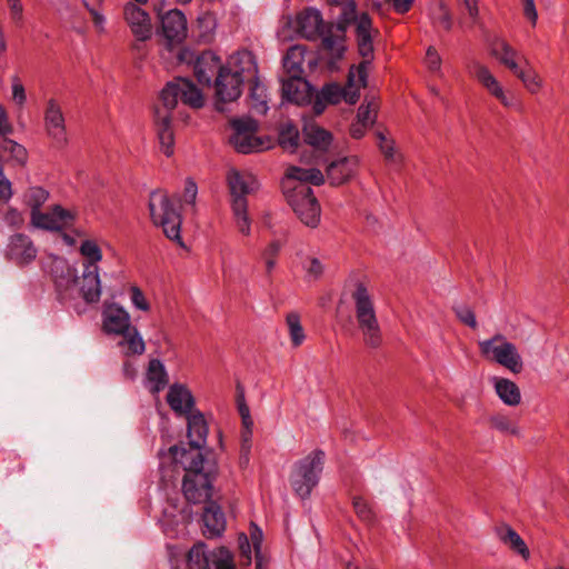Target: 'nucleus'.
Wrapping results in <instances>:
<instances>
[{
	"instance_id": "nucleus-20",
	"label": "nucleus",
	"mask_w": 569,
	"mask_h": 569,
	"mask_svg": "<svg viewBox=\"0 0 569 569\" xmlns=\"http://www.w3.org/2000/svg\"><path fill=\"white\" fill-rule=\"evenodd\" d=\"M227 183L229 187L231 201L247 200V196L259 188L257 178L247 170L231 168L227 172Z\"/></svg>"
},
{
	"instance_id": "nucleus-48",
	"label": "nucleus",
	"mask_w": 569,
	"mask_h": 569,
	"mask_svg": "<svg viewBox=\"0 0 569 569\" xmlns=\"http://www.w3.org/2000/svg\"><path fill=\"white\" fill-rule=\"evenodd\" d=\"M299 133L292 124H284L279 134L280 146L288 151H295L298 147Z\"/></svg>"
},
{
	"instance_id": "nucleus-10",
	"label": "nucleus",
	"mask_w": 569,
	"mask_h": 569,
	"mask_svg": "<svg viewBox=\"0 0 569 569\" xmlns=\"http://www.w3.org/2000/svg\"><path fill=\"white\" fill-rule=\"evenodd\" d=\"M480 355L488 361L496 362L512 373H519L523 368L522 357L515 343L502 333H496L489 339L478 342Z\"/></svg>"
},
{
	"instance_id": "nucleus-22",
	"label": "nucleus",
	"mask_w": 569,
	"mask_h": 569,
	"mask_svg": "<svg viewBox=\"0 0 569 569\" xmlns=\"http://www.w3.org/2000/svg\"><path fill=\"white\" fill-rule=\"evenodd\" d=\"M161 30L170 44L180 43L187 36V20L179 10H170L161 17Z\"/></svg>"
},
{
	"instance_id": "nucleus-11",
	"label": "nucleus",
	"mask_w": 569,
	"mask_h": 569,
	"mask_svg": "<svg viewBox=\"0 0 569 569\" xmlns=\"http://www.w3.org/2000/svg\"><path fill=\"white\" fill-rule=\"evenodd\" d=\"M323 463L325 452L321 450H313L295 463L290 482L300 498H308L312 489L318 485Z\"/></svg>"
},
{
	"instance_id": "nucleus-35",
	"label": "nucleus",
	"mask_w": 569,
	"mask_h": 569,
	"mask_svg": "<svg viewBox=\"0 0 569 569\" xmlns=\"http://www.w3.org/2000/svg\"><path fill=\"white\" fill-rule=\"evenodd\" d=\"M512 73L521 81L523 87L530 93H538L543 88L545 82L542 78L528 60H525L523 68L519 64Z\"/></svg>"
},
{
	"instance_id": "nucleus-17",
	"label": "nucleus",
	"mask_w": 569,
	"mask_h": 569,
	"mask_svg": "<svg viewBox=\"0 0 569 569\" xmlns=\"http://www.w3.org/2000/svg\"><path fill=\"white\" fill-rule=\"evenodd\" d=\"M76 219L74 212L54 206L49 211L42 212L41 210L31 212V224L34 228L59 231L72 226Z\"/></svg>"
},
{
	"instance_id": "nucleus-45",
	"label": "nucleus",
	"mask_w": 569,
	"mask_h": 569,
	"mask_svg": "<svg viewBox=\"0 0 569 569\" xmlns=\"http://www.w3.org/2000/svg\"><path fill=\"white\" fill-rule=\"evenodd\" d=\"M48 198L49 192L41 187H31L24 193V202L31 208V212L39 211Z\"/></svg>"
},
{
	"instance_id": "nucleus-12",
	"label": "nucleus",
	"mask_w": 569,
	"mask_h": 569,
	"mask_svg": "<svg viewBox=\"0 0 569 569\" xmlns=\"http://www.w3.org/2000/svg\"><path fill=\"white\" fill-rule=\"evenodd\" d=\"M233 130L229 138L231 146L240 153L259 152L270 148L269 139L257 136L258 123L251 118H239L231 121Z\"/></svg>"
},
{
	"instance_id": "nucleus-50",
	"label": "nucleus",
	"mask_w": 569,
	"mask_h": 569,
	"mask_svg": "<svg viewBox=\"0 0 569 569\" xmlns=\"http://www.w3.org/2000/svg\"><path fill=\"white\" fill-rule=\"evenodd\" d=\"M252 428L253 426H248L242 427L241 430L240 462L242 465L249 463V456L252 447Z\"/></svg>"
},
{
	"instance_id": "nucleus-63",
	"label": "nucleus",
	"mask_w": 569,
	"mask_h": 569,
	"mask_svg": "<svg viewBox=\"0 0 569 569\" xmlns=\"http://www.w3.org/2000/svg\"><path fill=\"white\" fill-rule=\"evenodd\" d=\"M12 197L11 182L4 177L0 167V200L8 201Z\"/></svg>"
},
{
	"instance_id": "nucleus-8",
	"label": "nucleus",
	"mask_w": 569,
	"mask_h": 569,
	"mask_svg": "<svg viewBox=\"0 0 569 569\" xmlns=\"http://www.w3.org/2000/svg\"><path fill=\"white\" fill-rule=\"evenodd\" d=\"M149 211L152 222L163 230L166 237L184 247L180 234L182 217L173 207L167 192L154 190L150 193Z\"/></svg>"
},
{
	"instance_id": "nucleus-25",
	"label": "nucleus",
	"mask_w": 569,
	"mask_h": 569,
	"mask_svg": "<svg viewBox=\"0 0 569 569\" xmlns=\"http://www.w3.org/2000/svg\"><path fill=\"white\" fill-rule=\"evenodd\" d=\"M169 407L179 416L193 412L194 399L190 390L183 385H172L167 393Z\"/></svg>"
},
{
	"instance_id": "nucleus-6",
	"label": "nucleus",
	"mask_w": 569,
	"mask_h": 569,
	"mask_svg": "<svg viewBox=\"0 0 569 569\" xmlns=\"http://www.w3.org/2000/svg\"><path fill=\"white\" fill-rule=\"evenodd\" d=\"M168 455L176 467L181 466L186 471L182 482V491L191 503L208 502L211 497V477L204 469L203 456L200 451L172 446Z\"/></svg>"
},
{
	"instance_id": "nucleus-7",
	"label": "nucleus",
	"mask_w": 569,
	"mask_h": 569,
	"mask_svg": "<svg viewBox=\"0 0 569 569\" xmlns=\"http://www.w3.org/2000/svg\"><path fill=\"white\" fill-rule=\"evenodd\" d=\"M355 24L356 41L358 52L362 57V61L358 66L351 68H361L365 66V77L368 78L371 62L373 59V39L378 34V30L373 28L372 21L367 13H357L356 2H348L340 14V23L343 26V32L349 23Z\"/></svg>"
},
{
	"instance_id": "nucleus-52",
	"label": "nucleus",
	"mask_w": 569,
	"mask_h": 569,
	"mask_svg": "<svg viewBox=\"0 0 569 569\" xmlns=\"http://www.w3.org/2000/svg\"><path fill=\"white\" fill-rule=\"evenodd\" d=\"M6 2L12 22L18 27L21 26L23 21V4L21 0H6Z\"/></svg>"
},
{
	"instance_id": "nucleus-49",
	"label": "nucleus",
	"mask_w": 569,
	"mask_h": 569,
	"mask_svg": "<svg viewBox=\"0 0 569 569\" xmlns=\"http://www.w3.org/2000/svg\"><path fill=\"white\" fill-rule=\"evenodd\" d=\"M129 298L132 307L142 312H149L151 305L143 291L136 284L129 287Z\"/></svg>"
},
{
	"instance_id": "nucleus-56",
	"label": "nucleus",
	"mask_w": 569,
	"mask_h": 569,
	"mask_svg": "<svg viewBox=\"0 0 569 569\" xmlns=\"http://www.w3.org/2000/svg\"><path fill=\"white\" fill-rule=\"evenodd\" d=\"M455 311L461 322H463L465 325H467L471 328L477 327L476 316L469 307L458 306L455 308Z\"/></svg>"
},
{
	"instance_id": "nucleus-29",
	"label": "nucleus",
	"mask_w": 569,
	"mask_h": 569,
	"mask_svg": "<svg viewBox=\"0 0 569 569\" xmlns=\"http://www.w3.org/2000/svg\"><path fill=\"white\" fill-rule=\"evenodd\" d=\"M490 382L503 405L516 407L521 402V391L512 380L502 377H492Z\"/></svg>"
},
{
	"instance_id": "nucleus-16",
	"label": "nucleus",
	"mask_w": 569,
	"mask_h": 569,
	"mask_svg": "<svg viewBox=\"0 0 569 569\" xmlns=\"http://www.w3.org/2000/svg\"><path fill=\"white\" fill-rule=\"evenodd\" d=\"M123 20L136 39L134 49H140V43L152 38L153 24L150 14L134 2L123 6Z\"/></svg>"
},
{
	"instance_id": "nucleus-59",
	"label": "nucleus",
	"mask_w": 569,
	"mask_h": 569,
	"mask_svg": "<svg viewBox=\"0 0 569 569\" xmlns=\"http://www.w3.org/2000/svg\"><path fill=\"white\" fill-rule=\"evenodd\" d=\"M353 508L358 517L365 521L372 519V512L368 503L360 497L353 498Z\"/></svg>"
},
{
	"instance_id": "nucleus-32",
	"label": "nucleus",
	"mask_w": 569,
	"mask_h": 569,
	"mask_svg": "<svg viewBox=\"0 0 569 569\" xmlns=\"http://www.w3.org/2000/svg\"><path fill=\"white\" fill-rule=\"evenodd\" d=\"M303 138L308 144L320 151H327L332 142L331 133L313 121L305 122Z\"/></svg>"
},
{
	"instance_id": "nucleus-21",
	"label": "nucleus",
	"mask_w": 569,
	"mask_h": 569,
	"mask_svg": "<svg viewBox=\"0 0 569 569\" xmlns=\"http://www.w3.org/2000/svg\"><path fill=\"white\" fill-rule=\"evenodd\" d=\"M7 256L17 264L23 266L36 259L37 249L28 236L17 233L10 238Z\"/></svg>"
},
{
	"instance_id": "nucleus-15",
	"label": "nucleus",
	"mask_w": 569,
	"mask_h": 569,
	"mask_svg": "<svg viewBox=\"0 0 569 569\" xmlns=\"http://www.w3.org/2000/svg\"><path fill=\"white\" fill-rule=\"evenodd\" d=\"M178 59L180 62L192 64L197 80L204 86L212 84V78L218 76L224 66L221 64L220 58L212 51H203L196 54L190 49H181Z\"/></svg>"
},
{
	"instance_id": "nucleus-19",
	"label": "nucleus",
	"mask_w": 569,
	"mask_h": 569,
	"mask_svg": "<svg viewBox=\"0 0 569 569\" xmlns=\"http://www.w3.org/2000/svg\"><path fill=\"white\" fill-rule=\"evenodd\" d=\"M44 129L58 146L67 143L66 119L59 101L54 98H50L46 103Z\"/></svg>"
},
{
	"instance_id": "nucleus-53",
	"label": "nucleus",
	"mask_w": 569,
	"mask_h": 569,
	"mask_svg": "<svg viewBox=\"0 0 569 569\" xmlns=\"http://www.w3.org/2000/svg\"><path fill=\"white\" fill-rule=\"evenodd\" d=\"M237 408L241 417L242 427L253 426L250 409L246 403L244 395L242 392L237 396Z\"/></svg>"
},
{
	"instance_id": "nucleus-61",
	"label": "nucleus",
	"mask_w": 569,
	"mask_h": 569,
	"mask_svg": "<svg viewBox=\"0 0 569 569\" xmlns=\"http://www.w3.org/2000/svg\"><path fill=\"white\" fill-rule=\"evenodd\" d=\"M4 221L11 227H21L24 222L23 214L17 209H9L4 216Z\"/></svg>"
},
{
	"instance_id": "nucleus-58",
	"label": "nucleus",
	"mask_w": 569,
	"mask_h": 569,
	"mask_svg": "<svg viewBox=\"0 0 569 569\" xmlns=\"http://www.w3.org/2000/svg\"><path fill=\"white\" fill-rule=\"evenodd\" d=\"M521 4L525 18L532 27H536L538 22V10L535 0H521Z\"/></svg>"
},
{
	"instance_id": "nucleus-30",
	"label": "nucleus",
	"mask_w": 569,
	"mask_h": 569,
	"mask_svg": "<svg viewBox=\"0 0 569 569\" xmlns=\"http://www.w3.org/2000/svg\"><path fill=\"white\" fill-rule=\"evenodd\" d=\"M74 233L82 238L79 246V253L82 257L81 267H99L103 253L98 241L92 238H86L83 231L76 230Z\"/></svg>"
},
{
	"instance_id": "nucleus-47",
	"label": "nucleus",
	"mask_w": 569,
	"mask_h": 569,
	"mask_svg": "<svg viewBox=\"0 0 569 569\" xmlns=\"http://www.w3.org/2000/svg\"><path fill=\"white\" fill-rule=\"evenodd\" d=\"M0 151L9 154L17 163L23 164L27 161V150L23 146L10 139H3Z\"/></svg>"
},
{
	"instance_id": "nucleus-26",
	"label": "nucleus",
	"mask_w": 569,
	"mask_h": 569,
	"mask_svg": "<svg viewBox=\"0 0 569 569\" xmlns=\"http://www.w3.org/2000/svg\"><path fill=\"white\" fill-rule=\"evenodd\" d=\"M187 417L188 421V438L192 447L189 451H199L207 443L208 425L203 415L199 411H193Z\"/></svg>"
},
{
	"instance_id": "nucleus-2",
	"label": "nucleus",
	"mask_w": 569,
	"mask_h": 569,
	"mask_svg": "<svg viewBox=\"0 0 569 569\" xmlns=\"http://www.w3.org/2000/svg\"><path fill=\"white\" fill-rule=\"evenodd\" d=\"M323 181L325 177L319 169L296 166L289 167L282 179V189L288 203L300 221L310 228L319 224L321 209L308 183L320 186Z\"/></svg>"
},
{
	"instance_id": "nucleus-34",
	"label": "nucleus",
	"mask_w": 569,
	"mask_h": 569,
	"mask_svg": "<svg viewBox=\"0 0 569 569\" xmlns=\"http://www.w3.org/2000/svg\"><path fill=\"white\" fill-rule=\"evenodd\" d=\"M202 520L206 532L212 537L219 536L224 530V515L221 511V508L212 501L208 502L206 506Z\"/></svg>"
},
{
	"instance_id": "nucleus-40",
	"label": "nucleus",
	"mask_w": 569,
	"mask_h": 569,
	"mask_svg": "<svg viewBox=\"0 0 569 569\" xmlns=\"http://www.w3.org/2000/svg\"><path fill=\"white\" fill-rule=\"evenodd\" d=\"M306 49L302 46H292L288 49L283 57V69L288 77L301 76L303 72L302 64L305 61Z\"/></svg>"
},
{
	"instance_id": "nucleus-14",
	"label": "nucleus",
	"mask_w": 569,
	"mask_h": 569,
	"mask_svg": "<svg viewBox=\"0 0 569 569\" xmlns=\"http://www.w3.org/2000/svg\"><path fill=\"white\" fill-rule=\"evenodd\" d=\"M469 74L495 99L506 108H517L518 103L512 93L507 91L488 66L472 61L468 66Z\"/></svg>"
},
{
	"instance_id": "nucleus-38",
	"label": "nucleus",
	"mask_w": 569,
	"mask_h": 569,
	"mask_svg": "<svg viewBox=\"0 0 569 569\" xmlns=\"http://www.w3.org/2000/svg\"><path fill=\"white\" fill-rule=\"evenodd\" d=\"M231 210L233 223L239 233H241L244 237L250 236L252 220L248 213V201L240 199L231 201Z\"/></svg>"
},
{
	"instance_id": "nucleus-62",
	"label": "nucleus",
	"mask_w": 569,
	"mask_h": 569,
	"mask_svg": "<svg viewBox=\"0 0 569 569\" xmlns=\"http://www.w3.org/2000/svg\"><path fill=\"white\" fill-rule=\"evenodd\" d=\"M198 193V187L192 180H188L184 186L183 201L188 204H194Z\"/></svg>"
},
{
	"instance_id": "nucleus-24",
	"label": "nucleus",
	"mask_w": 569,
	"mask_h": 569,
	"mask_svg": "<svg viewBox=\"0 0 569 569\" xmlns=\"http://www.w3.org/2000/svg\"><path fill=\"white\" fill-rule=\"evenodd\" d=\"M358 166L359 159L356 156L340 158L327 167V177L331 184H342L355 174Z\"/></svg>"
},
{
	"instance_id": "nucleus-9",
	"label": "nucleus",
	"mask_w": 569,
	"mask_h": 569,
	"mask_svg": "<svg viewBox=\"0 0 569 569\" xmlns=\"http://www.w3.org/2000/svg\"><path fill=\"white\" fill-rule=\"evenodd\" d=\"M355 315L363 341L368 347L378 348L382 341L381 329L376 316L371 295L365 284L358 283L352 293Z\"/></svg>"
},
{
	"instance_id": "nucleus-46",
	"label": "nucleus",
	"mask_w": 569,
	"mask_h": 569,
	"mask_svg": "<svg viewBox=\"0 0 569 569\" xmlns=\"http://www.w3.org/2000/svg\"><path fill=\"white\" fill-rule=\"evenodd\" d=\"M83 7L91 17L93 28L98 34L107 32V17L99 6H92L87 0H81Z\"/></svg>"
},
{
	"instance_id": "nucleus-39",
	"label": "nucleus",
	"mask_w": 569,
	"mask_h": 569,
	"mask_svg": "<svg viewBox=\"0 0 569 569\" xmlns=\"http://www.w3.org/2000/svg\"><path fill=\"white\" fill-rule=\"evenodd\" d=\"M249 84V97L251 100V108L260 113L264 114L268 110L267 104V90L264 84L259 80L258 72L252 77L250 81H246Z\"/></svg>"
},
{
	"instance_id": "nucleus-28",
	"label": "nucleus",
	"mask_w": 569,
	"mask_h": 569,
	"mask_svg": "<svg viewBox=\"0 0 569 569\" xmlns=\"http://www.w3.org/2000/svg\"><path fill=\"white\" fill-rule=\"evenodd\" d=\"M490 54L511 72L519 66V51L502 38L492 40L490 43Z\"/></svg>"
},
{
	"instance_id": "nucleus-33",
	"label": "nucleus",
	"mask_w": 569,
	"mask_h": 569,
	"mask_svg": "<svg viewBox=\"0 0 569 569\" xmlns=\"http://www.w3.org/2000/svg\"><path fill=\"white\" fill-rule=\"evenodd\" d=\"M168 382V373L162 361L158 359L150 360L146 375L147 388L152 393H159Z\"/></svg>"
},
{
	"instance_id": "nucleus-43",
	"label": "nucleus",
	"mask_w": 569,
	"mask_h": 569,
	"mask_svg": "<svg viewBox=\"0 0 569 569\" xmlns=\"http://www.w3.org/2000/svg\"><path fill=\"white\" fill-rule=\"evenodd\" d=\"M191 519V512L186 508L177 510L176 506L169 505L163 510V526L186 525Z\"/></svg>"
},
{
	"instance_id": "nucleus-57",
	"label": "nucleus",
	"mask_w": 569,
	"mask_h": 569,
	"mask_svg": "<svg viewBox=\"0 0 569 569\" xmlns=\"http://www.w3.org/2000/svg\"><path fill=\"white\" fill-rule=\"evenodd\" d=\"M51 3L61 18L71 22L73 16V7L70 0H52Z\"/></svg>"
},
{
	"instance_id": "nucleus-51",
	"label": "nucleus",
	"mask_w": 569,
	"mask_h": 569,
	"mask_svg": "<svg viewBox=\"0 0 569 569\" xmlns=\"http://www.w3.org/2000/svg\"><path fill=\"white\" fill-rule=\"evenodd\" d=\"M377 112V104L373 102H369L367 104H361L357 112V120L371 126L375 122Z\"/></svg>"
},
{
	"instance_id": "nucleus-41",
	"label": "nucleus",
	"mask_w": 569,
	"mask_h": 569,
	"mask_svg": "<svg viewBox=\"0 0 569 569\" xmlns=\"http://www.w3.org/2000/svg\"><path fill=\"white\" fill-rule=\"evenodd\" d=\"M378 139V148L383 154L385 160L390 164H399L402 161V154L397 149L396 142L392 138L388 137L385 132L378 131L376 133Z\"/></svg>"
},
{
	"instance_id": "nucleus-3",
	"label": "nucleus",
	"mask_w": 569,
	"mask_h": 569,
	"mask_svg": "<svg viewBox=\"0 0 569 569\" xmlns=\"http://www.w3.org/2000/svg\"><path fill=\"white\" fill-rule=\"evenodd\" d=\"M81 274L66 260L57 258L53 262V278L60 301L71 305L81 297L87 303H97L102 293L100 267H81Z\"/></svg>"
},
{
	"instance_id": "nucleus-54",
	"label": "nucleus",
	"mask_w": 569,
	"mask_h": 569,
	"mask_svg": "<svg viewBox=\"0 0 569 569\" xmlns=\"http://www.w3.org/2000/svg\"><path fill=\"white\" fill-rule=\"evenodd\" d=\"M441 57L433 47H429L426 52L425 63L432 72H440Z\"/></svg>"
},
{
	"instance_id": "nucleus-13",
	"label": "nucleus",
	"mask_w": 569,
	"mask_h": 569,
	"mask_svg": "<svg viewBox=\"0 0 569 569\" xmlns=\"http://www.w3.org/2000/svg\"><path fill=\"white\" fill-rule=\"evenodd\" d=\"M365 66L361 68H350L348 73L347 84L341 87L337 83L326 84L320 93L328 103H339L346 101L350 104H355L359 97L361 88L367 84V77H365Z\"/></svg>"
},
{
	"instance_id": "nucleus-27",
	"label": "nucleus",
	"mask_w": 569,
	"mask_h": 569,
	"mask_svg": "<svg viewBox=\"0 0 569 569\" xmlns=\"http://www.w3.org/2000/svg\"><path fill=\"white\" fill-rule=\"evenodd\" d=\"M117 338V347L124 357L141 356L146 351L144 340L134 326L118 335Z\"/></svg>"
},
{
	"instance_id": "nucleus-55",
	"label": "nucleus",
	"mask_w": 569,
	"mask_h": 569,
	"mask_svg": "<svg viewBox=\"0 0 569 569\" xmlns=\"http://www.w3.org/2000/svg\"><path fill=\"white\" fill-rule=\"evenodd\" d=\"M11 90L13 102L19 107H22L27 101V96L23 84L17 77L12 78Z\"/></svg>"
},
{
	"instance_id": "nucleus-18",
	"label": "nucleus",
	"mask_w": 569,
	"mask_h": 569,
	"mask_svg": "<svg viewBox=\"0 0 569 569\" xmlns=\"http://www.w3.org/2000/svg\"><path fill=\"white\" fill-rule=\"evenodd\" d=\"M101 318L102 331L108 336L117 337L133 326L130 313L118 302H104Z\"/></svg>"
},
{
	"instance_id": "nucleus-42",
	"label": "nucleus",
	"mask_w": 569,
	"mask_h": 569,
	"mask_svg": "<svg viewBox=\"0 0 569 569\" xmlns=\"http://www.w3.org/2000/svg\"><path fill=\"white\" fill-rule=\"evenodd\" d=\"M489 422L493 429L497 431L505 433V435H511V436H520V428L518 425L508 416L502 413H496L492 415L489 418Z\"/></svg>"
},
{
	"instance_id": "nucleus-44",
	"label": "nucleus",
	"mask_w": 569,
	"mask_h": 569,
	"mask_svg": "<svg viewBox=\"0 0 569 569\" xmlns=\"http://www.w3.org/2000/svg\"><path fill=\"white\" fill-rule=\"evenodd\" d=\"M290 341L295 347L303 343L306 339L305 330L302 328L300 317L296 312H291L286 319Z\"/></svg>"
},
{
	"instance_id": "nucleus-23",
	"label": "nucleus",
	"mask_w": 569,
	"mask_h": 569,
	"mask_svg": "<svg viewBox=\"0 0 569 569\" xmlns=\"http://www.w3.org/2000/svg\"><path fill=\"white\" fill-rule=\"evenodd\" d=\"M282 97L297 104L307 103L311 99V87L301 76H290L282 80Z\"/></svg>"
},
{
	"instance_id": "nucleus-5",
	"label": "nucleus",
	"mask_w": 569,
	"mask_h": 569,
	"mask_svg": "<svg viewBox=\"0 0 569 569\" xmlns=\"http://www.w3.org/2000/svg\"><path fill=\"white\" fill-rule=\"evenodd\" d=\"M257 73V62L249 51L232 54L220 70L214 84L216 109L223 111V103L237 100L242 93V84Z\"/></svg>"
},
{
	"instance_id": "nucleus-37",
	"label": "nucleus",
	"mask_w": 569,
	"mask_h": 569,
	"mask_svg": "<svg viewBox=\"0 0 569 569\" xmlns=\"http://www.w3.org/2000/svg\"><path fill=\"white\" fill-rule=\"evenodd\" d=\"M429 17L435 26H439L447 31L452 28L453 20L451 10L445 0H431Z\"/></svg>"
},
{
	"instance_id": "nucleus-4",
	"label": "nucleus",
	"mask_w": 569,
	"mask_h": 569,
	"mask_svg": "<svg viewBox=\"0 0 569 569\" xmlns=\"http://www.w3.org/2000/svg\"><path fill=\"white\" fill-rule=\"evenodd\" d=\"M296 36L306 39L321 37L322 46L331 56L340 57L343 53V26L340 21L337 24L323 23L321 12L316 8H307L297 17H287L278 36L286 40Z\"/></svg>"
},
{
	"instance_id": "nucleus-60",
	"label": "nucleus",
	"mask_w": 569,
	"mask_h": 569,
	"mask_svg": "<svg viewBox=\"0 0 569 569\" xmlns=\"http://www.w3.org/2000/svg\"><path fill=\"white\" fill-rule=\"evenodd\" d=\"M303 269L307 271L310 278H318L323 272V266L317 258H309L303 263Z\"/></svg>"
},
{
	"instance_id": "nucleus-36",
	"label": "nucleus",
	"mask_w": 569,
	"mask_h": 569,
	"mask_svg": "<svg viewBox=\"0 0 569 569\" xmlns=\"http://www.w3.org/2000/svg\"><path fill=\"white\" fill-rule=\"evenodd\" d=\"M498 538L501 542L519 553L523 559H529L530 551L525 540L509 526H502L497 529Z\"/></svg>"
},
{
	"instance_id": "nucleus-64",
	"label": "nucleus",
	"mask_w": 569,
	"mask_h": 569,
	"mask_svg": "<svg viewBox=\"0 0 569 569\" xmlns=\"http://www.w3.org/2000/svg\"><path fill=\"white\" fill-rule=\"evenodd\" d=\"M13 131V128L11 123L8 120V114L2 106H0V134L6 137L8 134H11Z\"/></svg>"
},
{
	"instance_id": "nucleus-1",
	"label": "nucleus",
	"mask_w": 569,
	"mask_h": 569,
	"mask_svg": "<svg viewBox=\"0 0 569 569\" xmlns=\"http://www.w3.org/2000/svg\"><path fill=\"white\" fill-rule=\"evenodd\" d=\"M191 108H201L204 103L202 92L187 78H176L161 90L159 104L154 107V131L160 151L170 157L174 152V130L171 112L178 101Z\"/></svg>"
},
{
	"instance_id": "nucleus-31",
	"label": "nucleus",
	"mask_w": 569,
	"mask_h": 569,
	"mask_svg": "<svg viewBox=\"0 0 569 569\" xmlns=\"http://www.w3.org/2000/svg\"><path fill=\"white\" fill-rule=\"evenodd\" d=\"M208 553L204 543H197L188 553V567L189 569H210L211 563L214 565L216 569L219 566V551Z\"/></svg>"
}]
</instances>
